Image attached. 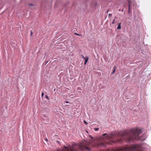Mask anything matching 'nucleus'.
I'll return each instance as SVG.
<instances>
[{
  "label": "nucleus",
  "instance_id": "f257e3e1",
  "mask_svg": "<svg viewBox=\"0 0 151 151\" xmlns=\"http://www.w3.org/2000/svg\"><path fill=\"white\" fill-rule=\"evenodd\" d=\"M142 130L139 129H132L129 130H125L122 133L118 132L114 134L111 133L110 134H104L101 138L102 139L103 142H101L100 145L101 146H106V144H110V142L112 143H115L119 142L121 143L122 141V139L119 140H116L115 141L111 140L112 139H116L117 136L121 135V137L124 138L126 141L130 142L133 141L134 139H138L140 140L144 141L145 138L142 139L139 136V135L141 133Z\"/></svg>",
  "mask_w": 151,
  "mask_h": 151
},
{
  "label": "nucleus",
  "instance_id": "f03ea898",
  "mask_svg": "<svg viewBox=\"0 0 151 151\" xmlns=\"http://www.w3.org/2000/svg\"><path fill=\"white\" fill-rule=\"evenodd\" d=\"M111 151H144L141 144H135L119 148L114 149Z\"/></svg>",
  "mask_w": 151,
  "mask_h": 151
},
{
  "label": "nucleus",
  "instance_id": "7ed1b4c3",
  "mask_svg": "<svg viewBox=\"0 0 151 151\" xmlns=\"http://www.w3.org/2000/svg\"><path fill=\"white\" fill-rule=\"evenodd\" d=\"M84 59L85 60V61L84 64V65H85L86 64V63H87V62L88 61V57L85 58Z\"/></svg>",
  "mask_w": 151,
  "mask_h": 151
},
{
  "label": "nucleus",
  "instance_id": "20e7f679",
  "mask_svg": "<svg viewBox=\"0 0 151 151\" xmlns=\"http://www.w3.org/2000/svg\"><path fill=\"white\" fill-rule=\"evenodd\" d=\"M117 28L118 29H121V23H119V25L118 26Z\"/></svg>",
  "mask_w": 151,
  "mask_h": 151
},
{
  "label": "nucleus",
  "instance_id": "39448f33",
  "mask_svg": "<svg viewBox=\"0 0 151 151\" xmlns=\"http://www.w3.org/2000/svg\"><path fill=\"white\" fill-rule=\"evenodd\" d=\"M131 4V1H129V11L130 10V5Z\"/></svg>",
  "mask_w": 151,
  "mask_h": 151
},
{
  "label": "nucleus",
  "instance_id": "423d86ee",
  "mask_svg": "<svg viewBox=\"0 0 151 151\" xmlns=\"http://www.w3.org/2000/svg\"><path fill=\"white\" fill-rule=\"evenodd\" d=\"M117 17H116L113 20L112 22V24H114V23H115V18H117Z\"/></svg>",
  "mask_w": 151,
  "mask_h": 151
},
{
  "label": "nucleus",
  "instance_id": "0eeeda50",
  "mask_svg": "<svg viewBox=\"0 0 151 151\" xmlns=\"http://www.w3.org/2000/svg\"><path fill=\"white\" fill-rule=\"evenodd\" d=\"M99 129V128H94V130L95 131H97Z\"/></svg>",
  "mask_w": 151,
  "mask_h": 151
},
{
  "label": "nucleus",
  "instance_id": "6e6552de",
  "mask_svg": "<svg viewBox=\"0 0 151 151\" xmlns=\"http://www.w3.org/2000/svg\"><path fill=\"white\" fill-rule=\"evenodd\" d=\"M115 69H114L113 71H112V73L111 74H113L115 72Z\"/></svg>",
  "mask_w": 151,
  "mask_h": 151
},
{
  "label": "nucleus",
  "instance_id": "1a4fd4ad",
  "mask_svg": "<svg viewBox=\"0 0 151 151\" xmlns=\"http://www.w3.org/2000/svg\"><path fill=\"white\" fill-rule=\"evenodd\" d=\"M45 97L46 99H47L49 100V98L47 96V95H45Z\"/></svg>",
  "mask_w": 151,
  "mask_h": 151
},
{
  "label": "nucleus",
  "instance_id": "9d476101",
  "mask_svg": "<svg viewBox=\"0 0 151 151\" xmlns=\"http://www.w3.org/2000/svg\"><path fill=\"white\" fill-rule=\"evenodd\" d=\"M84 122L85 124L87 125L88 124V123L87 122H86V121H84Z\"/></svg>",
  "mask_w": 151,
  "mask_h": 151
},
{
  "label": "nucleus",
  "instance_id": "9b49d317",
  "mask_svg": "<svg viewBox=\"0 0 151 151\" xmlns=\"http://www.w3.org/2000/svg\"><path fill=\"white\" fill-rule=\"evenodd\" d=\"M81 57H82V58H83V59H85V58H86V57H84L83 55H81Z\"/></svg>",
  "mask_w": 151,
  "mask_h": 151
},
{
  "label": "nucleus",
  "instance_id": "f8f14e48",
  "mask_svg": "<svg viewBox=\"0 0 151 151\" xmlns=\"http://www.w3.org/2000/svg\"><path fill=\"white\" fill-rule=\"evenodd\" d=\"M75 35H77L80 36V35H79V34H78L77 33H75Z\"/></svg>",
  "mask_w": 151,
  "mask_h": 151
},
{
  "label": "nucleus",
  "instance_id": "ddd939ff",
  "mask_svg": "<svg viewBox=\"0 0 151 151\" xmlns=\"http://www.w3.org/2000/svg\"><path fill=\"white\" fill-rule=\"evenodd\" d=\"M41 95H42V97L44 95V93L43 92L42 93Z\"/></svg>",
  "mask_w": 151,
  "mask_h": 151
},
{
  "label": "nucleus",
  "instance_id": "4468645a",
  "mask_svg": "<svg viewBox=\"0 0 151 151\" xmlns=\"http://www.w3.org/2000/svg\"><path fill=\"white\" fill-rule=\"evenodd\" d=\"M65 102L66 103H69V102L68 101H65V102H64V103Z\"/></svg>",
  "mask_w": 151,
  "mask_h": 151
},
{
  "label": "nucleus",
  "instance_id": "2eb2a0df",
  "mask_svg": "<svg viewBox=\"0 0 151 151\" xmlns=\"http://www.w3.org/2000/svg\"><path fill=\"white\" fill-rule=\"evenodd\" d=\"M116 67L115 66H114V69H115V70H116Z\"/></svg>",
  "mask_w": 151,
  "mask_h": 151
},
{
  "label": "nucleus",
  "instance_id": "dca6fc26",
  "mask_svg": "<svg viewBox=\"0 0 151 151\" xmlns=\"http://www.w3.org/2000/svg\"><path fill=\"white\" fill-rule=\"evenodd\" d=\"M32 34V31H31V36Z\"/></svg>",
  "mask_w": 151,
  "mask_h": 151
},
{
  "label": "nucleus",
  "instance_id": "f3484780",
  "mask_svg": "<svg viewBox=\"0 0 151 151\" xmlns=\"http://www.w3.org/2000/svg\"><path fill=\"white\" fill-rule=\"evenodd\" d=\"M109 16H112V14H109Z\"/></svg>",
  "mask_w": 151,
  "mask_h": 151
},
{
  "label": "nucleus",
  "instance_id": "a211bd4d",
  "mask_svg": "<svg viewBox=\"0 0 151 151\" xmlns=\"http://www.w3.org/2000/svg\"><path fill=\"white\" fill-rule=\"evenodd\" d=\"M90 136V137L91 139H93V137L92 136H91L90 135V136Z\"/></svg>",
  "mask_w": 151,
  "mask_h": 151
},
{
  "label": "nucleus",
  "instance_id": "6ab92c4d",
  "mask_svg": "<svg viewBox=\"0 0 151 151\" xmlns=\"http://www.w3.org/2000/svg\"><path fill=\"white\" fill-rule=\"evenodd\" d=\"M108 12H109V10H108L107 11V13H108Z\"/></svg>",
  "mask_w": 151,
  "mask_h": 151
},
{
  "label": "nucleus",
  "instance_id": "aec40b11",
  "mask_svg": "<svg viewBox=\"0 0 151 151\" xmlns=\"http://www.w3.org/2000/svg\"><path fill=\"white\" fill-rule=\"evenodd\" d=\"M30 5H31V6H32V4H30Z\"/></svg>",
  "mask_w": 151,
  "mask_h": 151
},
{
  "label": "nucleus",
  "instance_id": "412c9836",
  "mask_svg": "<svg viewBox=\"0 0 151 151\" xmlns=\"http://www.w3.org/2000/svg\"><path fill=\"white\" fill-rule=\"evenodd\" d=\"M57 142H59V141H57Z\"/></svg>",
  "mask_w": 151,
  "mask_h": 151
}]
</instances>
